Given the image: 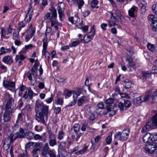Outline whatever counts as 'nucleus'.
Masks as SVG:
<instances>
[{"label": "nucleus", "mask_w": 157, "mask_h": 157, "mask_svg": "<svg viewBox=\"0 0 157 157\" xmlns=\"http://www.w3.org/2000/svg\"><path fill=\"white\" fill-rule=\"evenodd\" d=\"M151 94V91L149 90L146 93V96L144 97L141 96L140 97L135 98L133 101L134 104L136 105L141 103L142 102L147 101L150 98Z\"/></svg>", "instance_id": "nucleus-5"}, {"label": "nucleus", "mask_w": 157, "mask_h": 157, "mask_svg": "<svg viewBox=\"0 0 157 157\" xmlns=\"http://www.w3.org/2000/svg\"><path fill=\"white\" fill-rule=\"evenodd\" d=\"M14 102V99L13 98H10L6 104L5 109L7 110H13L11 108V104L12 102Z\"/></svg>", "instance_id": "nucleus-20"}, {"label": "nucleus", "mask_w": 157, "mask_h": 157, "mask_svg": "<svg viewBox=\"0 0 157 157\" xmlns=\"http://www.w3.org/2000/svg\"><path fill=\"white\" fill-rule=\"evenodd\" d=\"M80 43V42L76 40L72 42L71 45L72 46L75 47L78 45Z\"/></svg>", "instance_id": "nucleus-57"}, {"label": "nucleus", "mask_w": 157, "mask_h": 157, "mask_svg": "<svg viewBox=\"0 0 157 157\" xmlns=\"http://www.w3.org/2000/svg\"><path fill=\"white\" fill-rule=\"evenodd\" d=\"M59 9L58 10V13L59 15V17L60 20L62 21L65 17V15L63 13L62 11V9H64L65 5L64 3L63 2L60 3V5L59 6Z\"/></svg>", "instance_id": "nucleus-12"}, {"label": "nucleus", "mask_w": 157, "mask_h": 157, "mask_svg": "<svg viewBox=\"0 0 157 157\" xmlns=\"http://www.w3.org/2000/svg\"><path fill=\"white\" fill-rule=\"evenodd\" d=\"M76 26L79 29H81L82 26V21H81L80 18L78 19L76 21Z\"/></svg>", "instance_id": "nucleus-29"}, {"label": "nucleus", "mask_w": 157, "mask_h": 157, "mask_svg": "<svg viewBox=\"0 0 157 157\" xmlns=\"http://www.w3.org/2000/svg\"><path fill=\"white\" fill-rule=\"evenodd\" d=\"M42 55H44L46 58H47L48 61L49 62V59L50 58V54L49 52H47L46 50L44 51V52L42 51Z\"/></svg>", "instance_id": "nucleus-31"}, {"label": "nucleus", "mask_w": 157, "mask_h": 157, "mask_svg": "<svg viewBox=\"0 0 157 157\" xmlns=\"http://www.w3.org/2000/svg\"><path fill=\"white\" fill-rule=\"evenodd\" d=\"M113 11L110 12L111 15V21L108 20V25L110 27L114 26L119 23V21L116 17H119L121 19L122 16L121 12L120 10L116 9L115 10H113Z\"/></svg>", "instance_id": "nucleus-2"}, {"label": "nucleus", "mask_w": 157, "mask_h": 157, "mask_svg": "<svg viewBox=\"0 0 157 157\" xmlns=\"http://www.w3.org/2000/svg\"><path fill=\"white\" fill-rule=\"evenodd\" d=\"M151 139L152 140V144L153 141L157 140V133L155 134H151Z\"/></svg>", "instance_id": "nucleus-44"}, {"label": "nucleus", "mask_w": 157, "mask_h": 157, "mask_svg": "<svg viewBox=\"0 0 157 157\" xmlns=\"http://www.w3.org/2000/svg\"><path fill=\"white\" fill-rule=\"evenodd\" d=\"M8 51L9 49H5L3 47H1L0 50L1 53H0V56L2 54H5L6 52H8Z\"/></svg>", "instance_id": "nucleus-37"}, {"label": "nucleus", "mask_w": 157, "mask_h": 157, "mask_svg": "<svg viewBox=\"0 0 157 157\" xmlns=\"http://www.w3.org/2000/svg\"><path fill=\"white\" fill-rule=\"evenodd\" d=\"M56 102L57 104L62 105L63 103V100L62 98L57 97V99L56 100Z\"/></svg>", "instance_id": "nucleus-39"}, {"label": "nucleus", "mask_w": 157, "mask_h": 157, "mask_svg": "<svg viewBox=\"0 0 157 157\" xmlns=\"http://www.w3.org/2000/svg\"><path fill=\"white\" fill-rule=\"evenodd\" d=\"M87 97L85 96H82L81 98L78 100L77 104L79 106H81L85 101H87Z\"/></svg>", "instance_id": "nucleus-24"}, {"label": "nucleus", "mask_w": 157, "mask_h": 157, "mask_svg": "<svg viewBox=\"0 0 157 157\" xmlns=\"http://www.w3.org/2000/svg\"><path fill=\"white\" fill-rule=\"evenodd\" d=\"M151 133H146L143 136V138L144 142L148 144H152V140H151Z\"/></svg>", "instance_id": "nucleus-13"}, {"label": "nucleus", "mask_w": 157, "mask_h": 157, "mask_svg": "<svg viewBox=\"0 0 157 157\" xmlns=\"http://www.w3.org/2000/svg\"><path fill=\"white\" fill-rule=\"evenodd\" d=\"M24 137V135H19L18 136L16 137L14 136L13 133H11L9 136H8L9 139L10 140V144L12 143L17 138H22Z\"/></svg>", "instance_id": "nucleus-17"}, {"label": "nucleus", "mask_w": 157, "mask_h": 157, "mask_svg": "<svg viewBox=\"0 0 157 157\" xmlns=\"http://www.w3.org/2000/svg\"><path fill=\"white\" fill-rule=\"evenodd\" d=\"M39 64L38 62H36L33 67L32 68L31 71L32 72L36 71Z\"/></svg>", "instance_id": "nucleus-34"}, {"label": "nucleus", "mask_w": 157, "mask_h": 157, "mask_svg": "<svg viewBox=\"0 0 157 157\" xmlns=\"http://www.w3.org/2000/svg\"><path fill=\"white\" fill-rule=\"evenodd\" d=\"M143 77L145 78V80H146L147 78H149L151 77V75L149 73L143 72L142 74Z\"/></svg>", "instance_id": "nucleus-46"}, {"label": "nucleus", "mask_w": 157, "mask_h": 157, "mask_svg": "<svg viewBox=\"0 0 157 157\" xmlns=\"http://www.w3.org/2000/svg\"><path fill=\"white\" fill-rule=\"evenodd\" d=\"M21 31V29H17V32H13V36L17 38H19V32Z\"/></svg>", "instance_id": "nucleus-40"}, {"label": "nucleus", "mask_w": 157, "mask_h": 157, "mask_svg": "<svg viewBox=\"0 0 157 157\" xmlns=\"http://www.w3.org/2000/svg\"><path fill=\"white\" fill-rule=\"evenodd\" d=\"M24 116V113L21 112V113H18L16 123L18 124L19 122L22 121L23 120V116Z\"/></svg>", "instance_id": "nucleus-25"}, {"label": "nucleus", "mask_w": 157, "mask_h": 157, "mask_svg": "<svg viewBox=\"0 0 157 157\" xmlns=\"http://www.w3.org/2000/svg\"><path fill=\"white\" fill-rule=\"evenodd\" d=\"M157 144L153 143L146 144L145 146L146 151L150 154H153L156 151L157 147Z\"/></svg>", "instance_id": "nucleus-9"}, {"label": "nucleus", "mask_w": 157, "mask_h": 157, "mask_svg": "<svg viewBox=\"0 0 157 157\" xmlns=\"http://www.w3.org/2000/svg\"><path fill=\"white\" fill-rule=\"evenodd\" d=\"M113 102L114 100L112 98H109L107 99L105 101V103L107 105H111V104L113 103Z\"/></svg>", "instance_id": "nucleus-45"}, {"label": "nucleus", "mask_w": 157, "mask_h": 157, "mask_svg": "<svg viewBox=\"0 0 157 157\" xmlns=\"http://www.w3.org/2000/svg\"><path fill=\"white\" fill-rule=\"evenodd\" d=\"M19 104L17 106V108L19 109H21V108L22 107L23 105V102L20 99L19 101Z\"/></svg>", "instance_id": "nucleus-52"}, {"label": "nucleus", "mask_w": 157, "mask_h": 157, "mask_svg": "<svg viewBox=\"0 0 157 157\" xmlns=\"http://www.w3.org/2000/svg\"><path fill=\"white\" fill-rule=\"evenodd\" d=\"M49 139V143L50 146L53 147L54 146L57 144V142L56 140V138L55 137L52 138V137L50 136Z\"/></svg>", "instance_id": "nucleus-22"}, {"label": "nucleus", "mask_w": 157, "mask_h": 157, "mask_svg": "<svg viewBox=\"0 0 157 157\" xmlns=\"http://www.w3.org/2000/svg\"><path fill=\"white\" fill-rule=\"evenodd\" d=\"M98 1L97 0H94L92 1L90 3V5L91 7L93 8H95L98 4Z\"/></svg>", "instance_id": "nucleus-38"}, {"label": "nucleus", "mask_w": 157, "mask_h": 157, "mask_svg": "<svg viewBox=\"0 0 157 157\" xmlns=\"http://www.w3.org/2000/svg\"><path fill=\"white\" fill-rule=\"evenodd\" d=\"M33 92L31 90H29L28 92L26 91L23 96V98L26 99L29 96L30 99H32L33 97Z\"/></svg>", "instance_id": "nucleus-18"}, {"label": "nucleus", "mask_w": 157, "mask_h": 157, "mask_svg": "<svg viewBox=\"0 0 157 157\" xmlns=\"http://www.w3.org/2000/svg\"><path fill=\"white\" fill-rule=\"evenodd\" d=\"M112 108V105H107L106 107V109L108 111H111Z\"/></svg>", "instance_id": "nucleus-64"}, {"label": "nucleus", "mask_w": 157, "mask_h": 157, "mask_svg": "<svg viewBox=\"0 0 157 157\" xmlns=\"http://www.w3.org/2000/svg\"><path fill=\"white\" fill-rule=\"evenodd\" d=\"M32 3H30L28 6V10L27 13L25 18L24 21L26 22H29L32 18V13L33 12V10L32 9Z\"/></svg>", "instance_id": "nucleus-11"}, {"label": "nucleus", "mask_w": 157, "mask_h": 157, "mask_svg": "<svg viewBox=\"0 0 157 157\" xmlns=\"http://www.w3.org/2000/svg\"><path fill=\"white\" fill-rule=\"evenodd\" d=\"M53 96H52L50 98H48L46 100V101L48 103H50L53 100Z\"/></svg>", "instance_id": "nucleus-59"}, {"label": "nucleus", "mask_w": 157, "mask_h": 157, "mask_svg": "<svg viewBox=\"0 0 157 157\" xmlns=\"http://www.w3.org/2000/svg\"><path fill=\"white\" fill-rule=\"evenodd\" d=\"M157 126V113L153 117L151 120H149L141 130L142 133H144L148 130L152 129L155 128V126Z\"/></svg>", "instance_id": "nucleus-3"}, {"label": "nucleus", "mask_w": 157, "mask_h": 157, "mask_svg": "<svg viewBox=\"0 0 157 157\" xmlns=\"http://www.w3.org/2000/svg\"><path fill=\"white\" fill-rule=\"evenodd\" d=\"M106 142L107 144H110L111 142L112 138L111 136H108L106 139Z\"/></svg>", "instance_id": "nucleus-53"}, {"label": "nucleus", "mask_w": 157, "mask_h": 157, "mask_svg": "<svg viewBox=\"0 0 157 157\" xmlns=\"http://www.w3.org/2000/svg\"><path fill=\"white\" fill-rule=\"evenodd\" d=\"M64 134V132L63 131H60L59 132L58 138L60 140H61L63 138Z\"/></svg>", "instance_id": "nucleus-35"}, {"label": "nucleus", "mask_w": 157, "mask_h": 157, "mask_svg": "<svg viewBox=\"0 0 157 157\" xmlns=\"http://www.w3.org/2000/svg\"><path fill=\"white\" fill-rule=\"evenodd\" d=\"M3 86L5 88L10 87H13L15 86V83L11 81H7L4 80L3 82Z\"/></svg>", "instance_id": "nucleus-15"}, {"label": "nucleus", "mask_w": 157, "mask_h": 157, "mask_svg": "<svg viewBox=\"0 0 157 157\" xmlns=\"http://www.w3.org/2000/svg\"><path fill=\"white\" fill-rule=\"evenodd\" d=\"M66 145L65 142H61L58 145V151L59 153H61L64 150Z\"/></svg>", "instance_id": "nucleus-19"}, {"label": "nucleus", "mask_w": 157, "mask_h": 157, "mask_svg": "<svg viewBox=\"0 0 157 157\" xmlns=\"http://www.w3.org/2000/svg\"><path fill=\"white\" fill-rule=\"evenodd\" d=\"M39 150L38 148H34L32 151V153L33 156L38 155L37 152Z\"/></svg>", "instance_id": "nucleus-42"}, {"label": "nucleus", "mask_w": 157, "mask_h": 157, "mask_svg": "<svg viewBox=\"0 0 157 157\" xmlns=\"http://www.w3.org/2000/svg\"><path fill=\"white\" fill-rule=\"evenodd\" d=\"M25 23L22 21L20 22L18 24V29H21V28L25 27Z\"/></svg>", "instance_id": "nucleus-54"}, {"label": "nucleus", "mask_w": 157, "mask_h": 157, "mask_svg": "<svg viewBox=\"0 0 157 157\" xmlns=\"http://www.w3.org/2000/svg\"><path fill=\"white\" fill-rule=\"evenodd\" d=\"M81 92L80 90H78L77 91V92L75 94V95H74L73 96V98H74V100L75 99V98H76V99L77 98V97L80 94V92Z\"/></svg>", "instance_id": "nucleus-55"}, {"label": "nucleus", "mask_w": 157, "mask_h": 157, "mask_svg": "<svg viewBox=\"0 0 157 157\" xmlns=\"http://www.w3.org/2000/svg\"><path fill=\"white\" fill-rule=\"evenodd\" d=\"M68 3L71 2L72 4H75L77 2L78 8L81 9L82 6L84 5V2L83 0H67Z\"/></svg>", "instance_id": "nucleus-14"}, {"label": "nucleus", "mask_w": 157, "mask_h": 157, "mask_svg": "<svg viewBox=\"0 0 157 157\" xmlns=\"http://www.w3.org/2000/svg\"><path fill=\"white\" fill-rule=\"evenodd\" d=\"M18 124H15L13 127V131H16L17 130H20L21 128L20 127V126L18 125Z\"/></svg>", "instance_id": "nucleus-49"}, {"label": "nucleus", "mask_w": 157, "mask_h": 157, "mask_svg": "<svg viewBox=\"0 0 157 157\" xmlns=\"http://www.w3.org/2000/svg\"><path fill=\"white\" fill-rule=\"evenodd\" d=\"M123 82L124 83L123 85L124 86L125 88L127 89L131 87L132 82L128 79H125L123 81Z\"/></svg>", "instance_id": "nucleus-23"}, {"label": "nucleus", "mask_w": 157, "mask_h": 157, "mask_svg": "<svg viewBox=\"0 0 157 157\" xmlns=\"http://www.w3.org/2000/svg\"><path fill=\"white\" fill-rule=\"evenodd\" d=\"M42 155L44 157H48V154L50 157H55V155L53 151L51 150L48 143H46L43 147L42 151Z\"/></svg>", "instance_id": "nucleus-4"}, {"label": "nucleus", "mask_w": 157, "mask_h": 157, "mask_svg": "<svg viewBox=\"0 0 157 157\" xmlns=\"http://www.w3.org/2000/svg\"><path fill=\"white\" fill-rule=\"evenodd\" d=\"M45 17V18H44L45 20L46 18L47 20H51L52 19V18H53V19H55V18L53 16L52 13L50 12L48 13L46 15Z\"/></svg>", "instance_id": "nucleus-32"}, {"label": "nucleus", "mask_w": 157, "mask_h": 157, "mask_svg": "<svg viewBox=\"0 0 157 157\" xmlns=\"http://www.w3.org/2000/svg\"><path fill=\"white\" fill-rule=\"evenodd\" d=\"M148 49L151 52H153L155 50V46L154 45L148 43L147 45Z\"/></svg>", "instance_id": "nucleus-36"}, {"label": "nucleus", "mask_w": 157, "mask_h": 157, "mask_svg": "<svg viewBox=\"0 0 157 157\" xmlns=\"http://www.w3.org/2000/svg\"><path fill=\"white\" fill-rule=\"evenodd\" d=\"M87 147H88L87 146H85L84 147L83 149L82 150L78 151L77 152V153H78L79 154H82V153L85 152V151H86L87 150Z\"/></svg>", "instance_id": "nucleus-47"}, {"label": "nucleus", "mask_w": 157, "mask_h": 157, "mask_svg": "<svg viewBox=\"0 0 157 157\" xmlns=\"http://www.w3.org/2000/svg\"><path fill=\"white\" fill-rule=\"evenodd\" d=\"M10 57L8 56H5L2 59V61L5 63L8 62L10 60Z\"/></svg>", "instance_id": "nucleus-41"}, {"label": "nucleus", "mask_w": 157, "mask_h": 157, "mask_svg": "<svg viewBox=\"0 0 157 157\" xmlns=\"http://www.w3.org/2000/svg\"><path fill=\"white\" fill-rule=\"evenodd\" d=\"M54 112L56 114H59L61 111V108L59 107H55L54 108Z\"/></svg>", "instance_id": "nucleus-50"}, {"label": "nucleus", "mask_w": 157, "mask_h": 157, "mask_svg": "<svg viewBox=\"0 0 157 157\" xmlns=\"http://www.w3.org/2000/svg\"><path fill=\"white\" fill-rule=\"evenodd\" d=\"M91 31L92 32H93V33L90 35H87L86 34L85 35L84 37V39H85V38L87 37V40H86V42H87L90 40L92 39H93V37L94 36L95 33V30L94 28L93 27H91Z\"/></svg>", "instance_id": "nucleus-16"}, {"label": "nucleus", "mask_w": 157, "mask_h": 157, "mask_svg": "<svg viewBox=\"0 0 157 157\" xmlns=\"http://www.w3.org/2000/svg\"><path fill=\"white\" fill-rule=\"evenodd\" d=\"M124 103L120 102L118 104V106L120 110H124L127 108L130 107L131 105V102L128 100H124Z\"/></svg>", "instance_id": "nucleus-8"}, {"label": "nucleus", "mask_w": 157, "mask_h": 157, "mask_svg": "<svg viewBox=\"0 0 157 157\" xmlns=\"http://www.w3.org/2000/svg\"><path fill=\"white\" fill-rule=\"evenodd\" d=\"M25 57L24 56V55L20 54L17 55L16 56L15 58V62H17L18 60H23L25 59Z\"/></svg>", "instance_id": "nucleus-26"}, {"label": "nucleus", "mask_w": 157, "mask_h": 157, "mask_svg": "<svg viewBox=\"0 0 157 157\" xmlns=\"http://www.w3.org/2000/svg\"><path fill=\"white\" fill-rule=\"evenodd\" d=\"M33 144V142H29L27 143L25 146V151L26 152L27 150V149L29 147L31 146H32Z\"/></svg>", "instance_id": "nucleus-43"}, {"label": "nucleus", "mask_w": 157, "mask_h": 157, "mask_svg": "<svg viewBox=\"0 0 157 157\" xmlns=\"http://www.w3.org/2000/svg\"><path fill=\"white\" fill-rule=\"evenodd\" d=\"M142 6H141V10L142 12L144 13L145 12L146 10V5L145 4H141Z\"/></svg>", "instance_id": "nucleus-51"}, {"label": "nucleus", "mask_w": 157, "mask_h": 157, "mask_svg": "<svg viewBox=\"0 0 157 157\" xmlns=\"http://www.w3.org/2000/svg\"><path fill=\"white\" fill-rule=\"evenodd\" d=\"M35 32V30L34 29H31V31L30 32V37L32 38L34 35V34Z\"/></svg>", "instance_id": "nucleus-62"}, {"label": "nucleus", "mask_w": 157, "mask_h": 157, "mask_svg": "<svg viewBox=\"0 0 157 157\" xmlns=\"http://www.w3.org/2000/svg\"><path fill=\"white\" fill-rule=\"evenodd\" d=\"M73 128L75 132V133H77L79 131L80 128V126L79 124H75L74 125Z\"/></svg>", "instance_id": "nucleus-33"}, {"label": "nucleus", "mask_w": 157, "mask_h": 157, "mask_svg": "<svg viewBox=\"0 0 157 157\" xmlns=\"http://www.w3.org/2000/svg\"><path fill=\"white\" fill-rule=\"evenodd\" d=\"M107 25L105 23H102L101 25V28L104 30H106L105 27H107Z\"/></svg>", "instance_id": "nucleus-63"}, {"label": "nucleus", "mask_w": 157, "mask_h": 157, "mask_svg": "<svg viewBox=\"0 0 157 157\" xmlns=\"http://www.w3.org/2000/svg\"><path fill=\"white\" fill-rule=\"evenodd\" d=\"M34 133L31 132H28L25 133V136L28 139L31 140L33 138Z\"/></svg>", "instance_id": "nucleus-27"}, {"label": "nucleus", "mask_w": 157, "mask_h": 157, "mask_svg": "<svg viewBox=\"0 0 157 157\" xmlns=\"http://www.w3.org/2000/svg\"><path fill=\"white\" fill-rule=\"evenodd\" d=\"M148 19L151 21V26L152 27V30L154 31H157V18L155 17L154 15L150 14L149 15Z\"/></svg>", "instance_id": "nucleus-7"}, {"label": "nucleus", "mask_w": 157, "mask_h": 157, "mask_svg": "<svg viewBox=\"0 0 157 157\" xmlns=\"http://www.w3.org/2000/svg\"><path fill=\"white\" fill-rule=\"evenodd\" d=\"M35 110L36 114L35 116L36 119L39 123L45 124V120H47L48 117V106L44 105L42 102H40L37 100L35 104Z\"/></svg>", "instance_id": "nucleus-1"}, {"label": "nucleus", "mask_w": 157, "mask_h": 157, "mask_svg": "<svg viewBox=\"0 0 157 157\" xmlns=\"http://www.w3.org/2000/svg\"><path fill=\"white\" fill-rule=\"evenodd\" d=\"M42 41L43 42V49L42 51L44 52L47 49V46L48 45L47 40L45 38H44Z\"/></svg>", "instance_id": "nucleus-30"}, {"label": "nucleus", "mask_w": 157, "mask_h": 157, "mask_svg": "<svg viewBox=\"0 0 157 157\" xmlns=\"http://www.w3.org/2000/svg\"><path fill=\"white\" fill-rule=\"evenodd\" d=\"M90 12L89 10H87L84 11L83 14V16L84 17L87 16L90 14Z\"/></svg>", "instance_id": "nucleus-60"}, {"label": "nucleus", "mask_w": 157, "mask_h": 157, "mask_svg": "<svg viewBox=\"0 0 157 157\" xmlns=\"http://www.w3.org/2000/svg\"><path fill=\"white\" fill-rule=\"evenodd\" d=\"M49 10L52 12V14L54 18H56L57 16L56 10L52 7H51L49 9Z\"/></svg>", "instance_id": "nucleus-28"}, {"label": "nucleus", "mask_w": 157, "mask_h": 157, "mask_svg": "<svg viewBox=\"0 0 157 157\" xmlns=\"http://www.w3.org/2000/svg\"><path fill=\"white\" fill-rule=\"evenodd\" d=\"M54 20L52 19L50 20L51 22V26H53L56 24H57L58 23L56 21V18L54 19Z\"/></svg>", "instance_id": "nucleus-48"}, {"label": "nucleus", "mask_w": 157, "mask_h": 157, "mask_svg": "<svg viewBox=\"0 0 157 157\" xmlns=\"http://www.w3.org/2000/svg\"><path fill=\"white\" fill-rule=\"evenodd\" d=\"M91 142L92 145L91 147V149L92 150L95 149L96 145V144L94 143L92 140H91Z\"/></svg>", "instance_id": "nucleus-61"}, {"label": "nucleus", "mask_w": 157, "mask_h": 157, "mask_svg": "<svg viewBox=\"0 0 157 157\" xmlns=\"http://www.w3.org/2000/svg\"><path fill=\"white\" fill-rule=\"evenodd\" d=\"M42 137L38 134L34 135L33 138L35 140L40 139Z\"/></svg>", "instance_id": "nucleus-58"}, {"label": "nucleus", "mask_w": 157, "mask_h": 157, "mask_svg": "<svg viewBox=\"0 0 157 157\" xmlns=\"http://www.w3.org/2000/svg\"><path fill=\"white\" fill-rule=\"evenodd\" d=\"M138 10V8L136 6H133L128 10V13L129 16L132 17L135 16L134 12Z\"/></svg>", "instance_id": "nucleus-21"}, {"label": "nucleus", "mask_w": 157, "mask_h": 157, "mask_svg": "<svg viewBox=\"0 0 157 157\" xmlns=\"http://www.w3.org/2000/svg\"><path fill=\"white\" fill-rule=\"evenodd\" d=\"M152 10L155 14H157V5H154L152 7Z\"/></svg>", "instance_id": "nucleus-56"}, {"label": "nucleus", "mask_w": 157, "mask_h": 157, "mask_svg": "<svg viewBox=\"0 0 157 157\" xmlns=\"http://www.w3.org/2000/svg\"><path fill=\"white\" fill-rule=\"evenodd\" d=\"M129 133V130L128 128L124 129L121 132H120L117 133L115 135L114 138H116L118 136H120L119 140L122 141H123L127 139Z\"/></svg>", "instance_id": "nucleus-6"}, {"label": "nucleus", "mask_w": 157, "mask_h": 157, "mask_svg": "<svg viewBox=\"0 0 157 157\" xmlns=\"http://www.w3.org/2000/svg\"><path fill=\"white\" fill-rule=\"evenodd\" d=\"M14 112L13 110L5 109L3 114V120L4 122H8L10 120L12 113Z\"/></svg>", "instance_id": "nucleus-10"}]
</instances>
